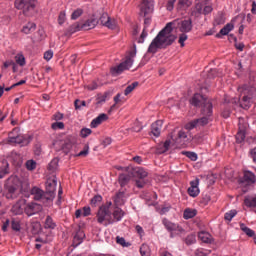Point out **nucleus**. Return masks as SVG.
<instances>
[{
    "instance_id": "nucleus-46",
    "label": "nucleus",
    "mask_w": 256,
    "mask_h": 256,
    "mask_svg": "<svg viewBox=\"0 0 256 256\" xmlns=\"http://www.w3.org/2000/svg\"><path fill=\"white\" fill-rule=\"evenodd\" d=\"M241 229L244 233L248 235V237H255V231H253L251 228L241 225Z\"/></svg>"
},
{
    "instance_id": "nucleus-61",
    "label": "nucleus",
    "mask_w": 256,
    "mask_h": 256,
    "mask_svg": "<svg viewBox=\"0 0 256 256\" xmlns=\"http://www.w3.org/2000/svg\"><path fill=\"white\" fill-rule=\"evenodd\" d=\"M174 6H175V0H169L166 4L167 11H173Z\"/></svg>"
},
{
    "instance_id": "nucleus-28",
    "label": "nucleus",
    "mask_w": 256,
    "mask_h": 256,
    "mask_svg": "<svg viewBox=\"0 0 256 256\" xmlns=\"http://www.w3.org/2000/svg\"><path fill=\"white\" fill-rule=\"evenodd\" d=\"M244 204L246 207H249L250 209H254L256 213V196H247L244 199Z\"/></svg>"
},
{
    "instance_id": "nucleus-26",
    "label": "nucleus",
    "mask_w": 256,
    "mask_h": 256,
    "mask_svg": "<svg viewBox=\"0 0 256 256\" xmlns=\"http://www.w3.org/2000/svg\"><path fill=\"white\" fill-rule=\"evenodd\" d=\"M151 25V18H145L144 19V29L141 33V36L138 40V43H144L145 42V37H147V27Z\"/></svg>"
},
{
    "instance_id": "nucleus-22",
    "label": "nucleus",
    "mask_w": 256,
    "mask_h": 256,
    "mask_svg": "<svg viewBox=\"0 0 256 256\" xmlns=\"http://www.w3.org/2000/svg\"><path fill=\"white\" fill-rule=\"evenodd\" d=\"M161 129H163V121L157 120L151 126V133L154 137H159L161 135Z\"/></svg>"
},
{
    "instance_id": "nucleus-59",
    "label": "nucleus",
    "mask_w": 256,
    "mask_h": 256,
    "mask_svg": "<svg viewBox=\"0 0 256 256\" xmlns=\"http://www.w3.org/2000/svg\"><path fill=\"white\" fill-rule=\"evenodd\" d=\"M231 115V109H229L228 107L224 108V110L222 111V117H224V119H229Z\"/></svg>"
},
{
    "instance_id": "nucleus-49",
    "label": "nucleus",
    "mask_w": 256,
    "mask_h": 256,
    "mask_svg": "<svg viewBox=\"0 0 256 256\" xmlns=\"http://www.w3.org/2000/svg\"><path fill=\"white\" fill-rule=\"evenodd\" d=\"M92 133L91 129L89 128H82L80 131V136L85 139L89 137V135Z\"/></svg>"
},
{
    "instance_id": "nucleus-15",
    "label": "nucleus",
    "mask_w": 256,
    "mask_h": 256,
    "mask_svg": "<svg viewBox=\"0 0 256 256\" xmlns=\"http://www.w3.org/2000/svg\"><path fill=\"white\" fill-rule=\"evenodd\" d=\"M41 211V205L37 203H30L28 205H24V212L28 217H31Z\"/></svg>"
},
{
    "instance_id": "nucleus-11",
    "label": "nucleus",
    "mask_w": 256,
    "mask_h": 256,
    "mask_svg": "<svg viewBox=\"0 0 256 256\" xmlns=\"http://www.w3.org/2000/svg\"><path fill=\"white\" fill-rule=\"evenodd\" d=\"M57 187V180L55 179H49L46 182V192H45V198H47V201H53L55 199V189Z\"/></svg>"
},
{
    "instance_id": "nucleus-24",
    "label": "nucleus",
    "mask_w": 256,
    "mask_h": 256,
    "mask_svg": "<svg viewBox=\"0 0 256 256\" xmlns=\"http://www.w3.org/2000/svg\"><path fill=\"white\" fill-rule=\"evenodd\" d=\"M233 29H235V26L232 23H228L220 30L218 34H216V37L221 39L222 35H229Z\"/></svg>"
},
{
    "instance_id": "nucleus-48",
    "label": "nucleus",
    "mask_w": 256,
    "mask_h": 256,
    "mask_svg": "<svg viewBox=\"0 0 256 256\" xmlns=\"http://www.w3.org/2000/svg\"><path fill=\"white\" fill-rule=\"evenodd\" d=\"M182 155H185L191 161H197V154L195 152L183 151Z\"/></svg>"
},
{
    "instance_id": "nucleus-60",
    "label": "nucleus",
    "mask_w": 256,
    "mask_h": 256,
    "mask_svg": "<svg viewBox=\"0 0 256 256\" xmlns=\"http://www.w3.org/2000/svg\"><path fill=\"white\" fill-rule=\"evenodd\" d=\"M82 215L84 217H89V215H91V208L89 206H85L83 209H82Z\"/></svg>"
},
{
    "instance_id": "nucleus-39",
    "label": "nucleus",
    "mask_w": 256,
    "mask_h": 256,
    "mask_svg": "<svg viewBox=\"0 0 256 256\" xmlns=\"http://www.w3.org/2000/svg\"><path fill=\"white\" fill-rule=\"evenodd\" d=\"M41 231V224L39 222H33L31 224V233L32 235H37Z\"/></svg>"
},
{
    "instance_id": "nucleus-1",
    "label": "nucleus",
    "mask_w": 256,
    "mask_h": 256,
    "mask_svg": "<svg viewBox=\"0 0 256 256\" xmlns=\"http://www.w3.org/2000/svg\"><path fill=\"white\" fill-rule=\"evenodd\" d=\"M175 25H180L179 29L181 33H189L193 29V22L191 19L174 20L166 24V26L157 34V36L152 40L148 47V53H157L159 49H167V47L175 43L177 36L173 34V27Z\"/></svg>"
},
{
    "instance_id": "nucleus-29",
    "label": "nucleus",
    "mask_w": 256,
    "mask_h": 256,
    "mask_svg": "<svg viewBox=\"0 0 256 256\" xmlns=\"http://www.w3.org/2000/svg\"><path fill=\"white\" fill-rule=\"evenodd\" d=\"M37 29V25L34 22H28L26 25L22 28V33H25V35H29L33 33Z\"/></svg>"
},
{
    "instance_id": "nucleus-30",
    "label": "nucleus",
    "mask_w": 256,
    "mask_h": 256,
    "mask_svg": "<svg viewBox=\"0 0 256 256\" xmlns=\"http://www.w3.org/2000/svg\"><path fill=\"white\" fill-rule=\"evenodd\" d=\"M198 238L200 239V241H202V243H211L213 241V237L211 236V234H209V232H199Z\"/></svg>"
},
{
    "instance_id": "nucleus-20",
    "label": "nucleus",
    "mask_w": 256,
    "mask_h": 256,
    "mask_svg": "<svg viewBox=\"0 0 256 256\" xmlns=\"http://www.w3.org/2000/svg\"><path fill=\"white\" fill-rule=\"evenodd\" d=\"M23 211H25V202L23 200L16 202L11 208L12 215H23Z\"/></svg>"
},
{
    "instance_id": "nucleus-7",
    "label": "nucleus",
    "mask_w": 256,
    "mask_h": 256,
    "mask_svg": "<svg viewBox=\"0 0 256 256\" xmlns=\"http://www.w3.org/2000/svg\"><path fill=\"white\" fill-rule=\"evenodd\" d=\"M19 130L14 128L12 132L9 133L8 142L10 145H20L21 147H27L31 141H33V137L29 135H16Z\"/></svg>"
},
{
    "instance_id": "nucleus-8",
    "label": "nucleus",
    "mask_w": 256,
    "mask_h": 256,
    "mask_svg": "<svg viewBox=\"0 0 256 256\" xmlns=\"http://www.w3.org/2000/svg\"><path fill=\"white\" fill-rule=\"evenodd\" d=\"M96 219L98 223L100 225H104V227H107L108 225H113V223H115L111 210H109V206H101L98 210Z\"/></svg>"
},
{
    "instance_id": "nucleus-53",
    "label": "nucleus",
    "mask_w": 256,
    "mask_h": 256,
    "mask_svg": "<svg viewBox=\"0 0 256 256\" xmlns=\"http://www.w3.org/2000/svg\"><path fill=\"white\" fill-rule=\"evenodd\" d=\"M116 243H118V245H121L122 247H129V243H127L125 241V238H123V237L117 236L116 237Z\"/></svg>"
},
{
    "instance_id": "nucleus-50",
    "label": "nucleus",
    "mask_w": 256,
    "mask_h": 256,
    "mask_svg": "<svg viewBox=\"0 0 256 256\" xmlns=\"http://www.w3.org/2000/svg\"><path fill=\"white\" fill-rule=\"evenodd\" d=\"M87 155H89V145H85L84 149L82 151H80L76 157H87Z\"/></svg>"
},
{
    "instance_id": "nucleus-37",
    "label": "nucleus",
    "mask_w": 256,
    "mask_h": 256,
    "mask_svg": "<svg viewBox=\"0 0 256 256\" xmlns=\"http://www.w3.org/2000/svg\"><path fill=\"white\" fill-rule=\"evenodd\" d=\"M138 86H139V82H133L132 84L126 87V89L124 90V95L127 96L130 93H133V91L135 90V87H138Z\"/></svg>"
},
{
    "instance_id": "nucleus-16",
    "label": "nucleus",
    "mask_w": 256,
    "mask_h": 256,
    "mask_svg": "<svg viewBox=\"0 0 256 256\" xmlns=\"http://www.w3.org/2000/svg\"><path fill=\"white\" fill-rule=\"evenodd\" d=\"M153 5V0H143L141 4V15H143V17H146L147 15H149V13H153Z\"/></svg>"
},
{
    "instance_id": "nucleus-47",
    "label": "nucleus",
    "mask_w": 256,
    "mask_h": 256,
    "mask_svg": "<svg viewBox=\"0 0 256 256\" xmlns=\"http://www.w3.org/2000/svg\"><path fill=\"white\" fill-rule=\"evenodd\" d=\"M37 168V162H35L34 160H28L26 162V169H28V171H33Z\"/></svg>"
},
{
    "instance_id": "nucleus-4",
    "label": "nucleus",
    "mask_w": 256,
    "mask_h": 256,
    "mask_svg": "<svg viewBox=\"0 0 256 256\" xmlns=\"http://www.w3.org/2000/svg\"><path fill=\"white\" fill-rule=\"evenodd\" d=\"M136 55L137 50L135 48L133 50H130L126 55L124 62L120 63L118 66L111 68V75H113V77H117V75H121L123 71L131 69V67L133 66V59H135Z\"/></svg>"
},
{
    "instance_id": "nucleus-55",
    "label": "nucleus",
    "mask_w": 256,
    "mask_h": 256,
    "mask_svg": "<svg viewBox=\"0 0 256 256\" xmlns=\"http://www.w3.org/2000/svg\"><path fill=\"white\" fill-rule=\"evenodd\" d=\"M187 39V34H185V32H183L180 36H179V40L178 43L181 45V47H185V41Z\"/></svg>"
},
{
    "instance_id": "nucleus-62",
    "label": "nucleus",
    "mask_w": 256,
    "mask_h": 256,
    "mask_svg": "<svg viewBox=\"0 0 256 256\" xmlns=\"http://www.w3.org/2000/svg\"><path fill=\"white\" fill-rule=\"evenodd\" d=\"M59 25H63L65 23V12H60L58 17Z\"/></svg>"
},
{
    "instance_id": "nucleus-21",
    "label": "nucleus",
    "mask_w": 256,
    "mask_h": 256,
    "mask_svg": "<svg viewBox=\"0 0 256 256\" xmlns=\"http://www.w3.org/2000/svg\"><path fill=\"white\" fill-rule=\"evenodd\" d=\"M107 119H109V116H107V114L105 113H102L98 117L92 120L90 127H92V129H95L99 127L101 123H104V121H107Z\"/></svg>"
},
{
    "instance_id": "nucleus-13",
    "label": "nucleus",
    "mask_w": 256,
    "mask_h": 256,
    "mask_svg": "<svg viewBox=\"0 0 256 256\" xmlns=\"http://www.w3.org/2000/svg\"><path fill=\"white\" fill-rule=\"evenodd\" d=\"M101 25H103L104 27H107L108 29H115V27H117V21H115V19H112L111 17H109V14L107 13H103L100 16L99 19Z\"/></svg>"
},
{
    "instance_id": "nucleus-6",
    "label": "nucleus",
    "mask_w": 256,
    "mask_h": 256,
    "mask_svg": "<svg viewBox=\"0 0 256 256\" xmlns=\"http://www.w3.org/2000/svg\"><path fill=\"white\" fill-rule=\"evenodd\" d=\"M128 173H131L132 177H136V187L138 189H143L145 185H147V180L145 179L147 175H149V172L145 170L144 168L141 167H129L128 168Z\"/></svg>"
},
{
    "instance_id": "nucleus-14",
    "label": "nucleus",
    "mask_w": 256,
    "mask_h": 256,
    "mask_svg": "<svg viewBox=\"0 0 256 256\" xmlns=\"http://www.w3.org/2000/svg\"><path fill=\"white\" fill-rule=\"evenodd\" d=\"M127 197H129V195H127L125 189L121 188L114 197L115 206L121 207V205H125Z\"/></svg>"
},
{
    "instance_id": "nucleus-51",
    "label": "nucleus",
    "mask_w": 256,
    "mask_h": 256,
    "mask_svg": "<svg viewBox=\"0 0 256 256\" xmlns=\"http://www.w3.org/2000/svg\"><path fill=\"white\" fill-rule=\"evenodd\" d=\"M51 127L54 131H57V129H65V124L63 122H54Z\"/></svg>"
},
{
    "instance_id": "nucleus-35",
    "label": "nucleus",
    "mask_w": 256,
    "mask_h": 256,
    "mask_svg": "<svg viewBox=\"0 0 256 256\" xmlns=\"http://www.w3.org/2000/svg\"><path fill=\"white\" fill-rule=\"evenodd\" d=\"M140 255L141 256H151V248H149V245L142 244L140 247Z\"/></svg>"
},
{
    "instance_id": "nucleus-2",
    "label": "nucleus",
    "mask_w": 256,
    "mask_h": 256,
    "mask_svg": "<svg viewBox=\"0 0 256 256\" xmlns=\"http://www.w3.org/2000/svg\"><path fill=\"white\" fill-rule=\"evenodd\" d=\"M190 103L194 107H202L201 113L203 117L188 122L185 125V129L192 131V129H196V127H205V125H209V122L213 121L211 118L213 116V104L205 98V96L201 94H194Z\"/></svg>"
},
{
    "instance_id": "nucleus-42",
    "label": "nucleus",
    "mask_w": 256,
    "mask_h": 256,
    "mask_svg": "<svg viewBox=\"0 0 256 256\" xmlns=\"http://www.w3.org/2000/svg\"><path fill=\"white\" fill-rule=\"evenodd\" d=\"M59 165V159L54 158L52 161L48 164L49 171H55Z\"/></svg>"
},
{
    "instance_id": "nucleus-19",
    "label": "nucleus",
    "mask_w": 256,
    "mask_h": 256,
    "mask_svg": "<svg viewBox=\"0 0 256 256\" xmlns=\"http://www.w3.org/2000/svg\"><path fill=\"white\" fill-rule=\"evenodd\" d=\"M242 182L246 183V185H253V183H256V176L253 172L249 170L243 171V177Z\"/></svg>"
},
{
    "instance_id": "nucleus-45",
    "label": "nucleus",
    "mask_w": 256,
    "mask_h": 256,
    "mask_svg": "<svg viewBox=\"0 0 256 256\" xmlns=\"http://www.w3.org/2000/svg\"><path fill=\"white\" fill-rule=\"evenodd\" d=\"M235 215H237V211L236 210H230L229 212L225 213L224 219L226 221H232L233 217H235Z\"/></svg>"
},
{
    "instance_id": "nucleus-41",
    "label": "nucleus",
    "mask_w": 256,
    "mask_h": 256,
    "mask_svg": "<svg viewBox=\"0 0 256 256\" xmlns=\"http://www.w3.org/2000/svg\"><path fill=\"white\" fill-rule=\"evenodd\" d=\"M11 228L13 231H21V222L16 219H12Z\"/></svg>"
},
{
    "instance_id": "nucleus-57",
    "label": "nucleus",
    "mask_w": 256,
    "mask_h": 256,
    "mask_svg": "<svg viewBox=\"0 0 256 256\" xmlns=\"http://www.w3.org/2000/svg\"><path fill=\"white\" fill-rule=\"evenodd\" d=\"M45 61H51L53 59V50H48L44 53Z\"/></svg>"
},
{
    "instance_id": "nucleus-36",
    "label": "nucleus",
    "mask_w": 256,
    "mask_h": 256,
    "mask_svg": "<svg viewBox=\"0 0 256 256\" xmlns=\"http://www.w3.org/2000/svg\"><path fill=\"white\" fill-rule=\"evenodd\" d=\"M185 139H187V133H185V131L181 130L178 132V137L175 139V143H177V145H181V143H183V141H185Z\"/></svg>"
},
{
    "instance_id": "nucleus-34",
    "label": "nucleus",
    "mask_w": 256,
    "mask_h": 256,
    "mask_svg": "<svg viewBox=\"0 0 256 256\" xmlns=\"http://www.w3.org/2000/svg\"><path fill=\"white\" fill-rule=\"evenodd\" d=\"M195 215H197V210L187 208L184 210L183 217H184V219H193V217H195Z\"/></svg>"
},
{
    "instance_id": "nucleus-33",
    "label": "nucleus",
    "mask_w": 256,
    "mask_h": 256,
    "mask_svg": "<svg viewBox=\"0 0 256 256\" xmlns=\"http://www.w3.org/2000/svg\"><path fill=\"white\" fill-rule=\"evenodd\" d=\"M81 29H83L81 24L75 23L68 28L66 35H73V33H77V31H81Z\"/></svg>"
},
{
    "instance_id": "nucleus-63",
    "label": "nucleus",
    "mask_w": 256,
    "mask_h": 256,
    "mask_svg": "<svg viewBox=\"0 0 256 256\" xmlns=\"http://www.w3.org/2000/svg\"><path fill=\"white\" fill-rule=\"evenodd\" d=\"M250 157L253 163H256V147L250 150Z\"/></svg>"
},
{
    "instance_id": "nucleus-12",
    "label": "nucleus",
    "mask_w": 256,
    "mask_h": 256,
    "mask_svg": "<svg viewBox=\"0 0 256 256\" xmlns=\"http://www.w3.org/2000/svg\"><path fill=\"white\" fill-rule=\"evenodd\" d=\"M31 195L35 201H42V203H51V200H47L45 197V192L39 187H33L30 190Z\"/></svg>"
},
{
    "instance_id": "nucleus-25",
    "label": "nucleus",
    "mask_w": 256,
    "mask_h": 256,
    "mask_svg": "<svg viewBox=\"0 0 256 256\" xmlns=\"http://www.w3.org/2000/svg\"><path fill=\"white\" fill-rule=\"evenodd\" d=\"M112 216H113L112 219L114 220V223L119 222L123 219V217H125V211H123V209L119 207H116L112 213Z\"/></svg>"
},
{
    "instance_id": "nucleus-27",
    "label": "nucleus",
    "mask_w": 256,
    "mask_h": 256,
    "mask_svg": "<svg viewBox=\"0 0 256 256\" xmlns=\"http://www.w3.org/2000/svg\"><path fill=\"white\" fill-rule=\"evenodd\" d=\"M131 177H133V175H131L130 172H128V174H120L119 175V184L121 186V189H123V187H125V185H127L129 183V181H131Z\"/></svg>"
},
{
    "instance_id": "nucleus-40",
    "label": "nucleus",
    "mask_w": 256,
    "mask_h": 256,
    "mask_svg": "<svg viewBox=\"0 0 256 256\" xmlns=\"http://www.w3.org/2000/svg\"><path fill=\"white\" fill-rule=\"evenodd\" d=\"M15 62L17 65H20V67H25V56H23V54H17L15 56Z\"/></svg>"
},
{
    "instance_id": "nucleus-17",
    "label": "nucleus",
    "mask_w": 256,
    "mask_h": 256,
    "mask_svg": "<svg viewBox=\"0 0 256 256\" xmlns=\"http://www.w3.org/2000/svg\"><path fill=\"white\" fill-rule=\"evenodd\" d=\"M199 193V178H196L190 182V187L188 188V195H190V197H197Z\"/></svg>"
},
{
    "instance_id": "nucleus-38",
    "label": "nucleus",
    "mask_w": 256,
    "mask_h": 256,
    "mask_svg": "<svg viewBox=\"0 0 256 256\" xmlns=\"http://www.w3.org/2000/svg\"><path fill=\"white\" fill-rule=\"evenodd\" d=\"M187 7H191V0H179L178 9L185 10Z\"/></svg>"
},
{
    "instance_id": "nucleus-10",
    "label": "nucleus",
    "mask_w": 256,
    "mask_h": 256,
    "mask_svg": "<svg viewBox=\"0 0 256 256\" xmlns=\"http://www.w3.org/2000/svg\"><path fill=\"white\" fill-rule=\"evenodd\" d=\"M162 223L165 229L171 233V237H173V235H181V233H183V228L179 226V224H175L166 218L162 220Z\"/></svg>"
},
{
    "instance_id": "nucleus-64",
    "label": "nucleus",
    "mask_w": 256,
    "mask_h": 256,
    "mask_svg": "<svg viewBox=\"0 0 256 256\" xmlns=\"http://www.w3.org/2000/svg\"><path fill=\"white\" fill-rule=\"evenodd\" d=\"M53 119L54 121H61V119H63V113L61 112H57L53 115Z\"/></svg>"
},
{
    "instance_id": "nucleus-32",
    "label": "nucleus",
    "mask_w": 256,
    "mask_h": 256,
    "mask_svg": "<svg viewBox=\"0 0 256 256\" xmlns=\"http://www.w3.org/2000/svg\"><path fill=\"white\" fill-rule=\"evenodd\" d=\"M57 227V224L53 220L51 216H47L44 222V228L45 229H55Z\"/></svg>"
},
{
    "instance_id": "nucleus-3",
    "label": "nucleus",
    "mask_w": 256,
    "mask_h": 256,
    "mask_svg": "<svg viewBox=\"0 0 256 256\" xmlns=\"http://www.w3.org/2000/svg\"><path fill=\"white\" fill-rule=\"evenodd\" d=\"M4 189L6 190V199H17L21 193L29 191V183L22 182L17 176H11L7 179Z\"/></svg>"
},
{
    "instance_id": "nucleus-18",
    "label": "nucleus",
    "mask_w": 256,
    "mask_h": 256,
    "mask_svg": "<svg viewBox=\"0 0 256 256\" xmlns=\"http://www.w3.org/2000/svg\"><path fill=\"white\" fill-rule=\"evenodd\" d=\"M243 119L239 120L238 123V133L236 134V143H243V141H245V131L247 129V125H243Z\"/></svg>"
},
{
    "instance_id": "nucleus-58",
    "label": "nucleus",
    "mask_w": 256,
    "mask_h": 256,
    "mask_svg": "<svg viewBox=\"0 0 256 256\" xmlns=\"http://www.w3.org/2000/svg\"><path fill=\"white\" fill-rule=\"evenodd\" d=\"M74 105L75 109H81V107H85L86 102L81 100H75Z\"/></svg>"
},
{
    "instance_id": "nucleus-23",
    "label": "nucleus",
    "mask_w": 256,
    "mask_h": 256,
    "mask_svg": "<svg viewBox=\"0 0 256 256\" xmlns=\"http://www.w3.org/2000/svg\"><path fill=\"white\" fill-rule=\"evenodd\" d=\"M99 23V20L96 18L88 19L84 24H81V28L89 31V29H95V26Z\"/></svg>"
},
{
    "instance_id": "nucleus-43",
    "label": "nucleus",
    "mask_w": 256,
    "mask_h": 256,
    "mask_svg": "<svg viewBox=\"0 0 256 256\" xmlns=\"http://www.w3.org/2000/svg\"><path fill=\"white\" fill-rule=\"evenodd\" d=\"M198 2L196 3L195 10L199 15L203 13V9L205 8L206 2H201V0H197Z\"/></svg>"
},
{
    "instance_id": "nucleus-56",
    "label": "nucleus",
    "mask_w": 256,
    "mask_h": 256,
    "mask_svg": "<svg viewBox=\"0 0 256 256\" xmlns=\"http://www.w3.org/2000/svg\"><path fill=\"white\" fill-rule=\"evenodd\" d=\"M211 11H213V7H211V5L205 4L201 15H209V13H211Z\"/></svg>"
},
{
    "instance_id": "nucleus-44",
    "label": "nucleus",
    "mask_w": 256,
    "mask_h": 256,
    "mask_svg": "<svg viewBox=\"0 0 256 256\" xmlns=\"http://www.w3.org/2000/svg\"><path fill=\"white\" fill-rule=\"evenodd\" d=\"M81 15H83V9L81 8H77L76 10H74L71 14V19L73 21L77 20L78 17H81Z\"/></svg>"
},
{
    "instance_id": "nucleus-52",
    "label": "nucleus",
    "mask_w": 256,
    "mask_h": 256,
    "mask_svg": "<svg viewBox=\"0 0 256 256\" xmlns=\"http://www.w3.org/2000/svg\"><path fill=\"white\" fill-rule=\"evenodd\" d=\"M101 201H103V197H101V195H96L91 199V205L95 207L97 203H101Z\"/></svg>"
},
{
    "instance_id": "nucleus-9",
    "label": "nucleus",
    "mask_w": 256,
    "mask_h": 256,
    "mask_svg": "<svg viewBox=\"0 0 256 256\" xmlns=\"http://www.w3.org/2000/svg\"><path fill=\"white\" fill-rule=\"evenodd\" d=\"M36 0H16L15 7L23 11L26 17H31L35 13Z\"/></svg>"
},
{
    "instance_id": "nucleus-54",
    "label": "nucleus",
    "mask_w": 256,
    "mask_h": 256,
    "mask_svg": "<svg viewBox=\"0 0 256 256\" xmlns=\"http://www.w3.org/2000/svg\"><path fill=\"white\" fill-rule=\"evenodd\" d=\"M73 145L71 144V142H64L62 144V150L64 151V153H69V151H71Z\"/></svg>"
},
{
    "instance_id": "nucleus-31",
    "label": "nucleus",
    "mask_w": 256,
    "mask_h": 256,
    "mask_svg": "<svg viewBox=\"0 0 256 256\" xmlns=\"http://www.w3.org/2000/svg\"><path fill=\"white\" fill-rule=\"evenodd\" d=\"M84 238H85V233H83V231L76 232L73 239V245H75L76 247L77 245H81Z\"/></svg>"
},
{
    "instance_id": "nucleus-5",
    "label": "nucleus",
    "mask_w": 256,
    "mask_h": 256,
    "mask_svg": "<svg viewBox=\"0 0 256 256\" xmlns=\"http://www.w3.org/2000/svg\"><path fill=\"white\" fill-rule=\"evenodd\" d=\"M238 91L243 95L240 100V107H242V109H249L251 105H253V97H255L256 93L255 87L244 85L239 87Z\"/></svg>"
}]
</instances>
